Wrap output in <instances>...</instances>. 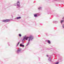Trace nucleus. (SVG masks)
<instances>
[{
    "mask_svg": "<svg viewBox=\"0 0 64 64\" xmlns=\"http://www.w3.org/2000/svg\"><path fill=\"white\" fill-rule=\"evenodd\" d=\"M41 9H42V8L41 7H39L38 8V10H42Z\"/></svg>",
    "mask_w": 64,
    "mask_h": 64,
    "instance_id": "12",
    "label": "nucleus"
},
{
    "mask_svg": "<svg viewBox=\"0 0 64 64\" xmlns=\"http://www.w3.org/2000/svg\"><path fill=\"white\" fill-rule=\"evenodd\" d=\"M36 14H37V15H38V16H40V14H41L39 13H38Z\"/></svg>",
    "mask_w": 64,
    "mask_h": 64,
    "instance_id": "15",
    "label": "nucleus"
},
{
    "mask_svg": "<svg viewBox=\"0 0 64 64\" xmlns=\"http://www.w3.org/2000/svg\"><path fill=\"white\" fill-rule=\"evenodd\" d=\"M39 60H40V59L39 58Z\"/></svg>",
    "mask_w": 64,
    "mask_h": 64,
    "instance_id": "24",
    "label": "nucleus"
},
{
    "mask_svg": "<svg viewBox=\"0 0 64 64\" xmlns=\"http://www.w3.org/2000/svg\"><path fill=\"white\" fill-rule=\"evenodd\" d=\"M21 49L20 48H18L17 50L16 53H17V54H18V53L21 52Z\"/></svg>",
    "mask_w": 64,
    "mask_h": 64,
    "instance_id": "2",
    "label": "nucleus"
},
{
    "mask_svg": "<svg viewBox=\"0 0 64 64\" xmlns=\"http://www.w3.org/2000/svg\"><path fill=\"white\" fill-rule=\"evenodd\" d=\"M58 63H59V62H56L55 63V64H58Z\"/></svg>",
    "mask_w": 64,
    "mask_h": 64,
    "instance_id": "16",
    "label": "nucleus"
},
{
    "mask_svg": "<svg viewBox=\"0 0 64 64\" xmlns=\"http://www.w3.org/2000/svg\"><path fill=\"white\" fill-rule=\"evenodd\" d=\"M10 19H7V20H2V22H4L5 23L6 22H8L10 21Z\"/></svg>",
    "mask_w": 64,
    "mask_h": 64,
    "instance_id": "3",
    "label": "nucleus"
},
{
    "mask_svg": "<svg viewBox=\"0 0 64 64\" xmlns=\"http://www.w3.org/2000/svg\"><path fill=\"white\" fill-rule=\"evenodd\" d=\"M17 6L18 7H19L20 6V2H19V1H18L17 3Z\"/></svg>",
    "mask_w": 64,
    "mask_h": 64,
    "instance_id": "4",
    "label": "nucleus"
},
{
    "mask_svg": "<svg viewBox=\"0 0 64 64\" xmlns=\"http://www.w3.org/2000/svg\"><path fill=\"white\" fill-rule=\"evenodd\" d=\"M22 44L21 43L20 44V46H21V47H22L23 48H24V45H23V44Z\"/></svg>",
    "mask_w": 64,
    "mask_h": 64,
    "instance_id": "7",
    "label": "nucleus"
},
{
    "mask_svg": "<svg viewBox=\"0 0 64 64\" xmlns=\"http://www.w3.org/2000/svg\"><path fill=\"white\" fill-rule=\"evenodd\" d=\"M8 44L9 46H10V45L9 44V42H8Z\"/></svg>",
    "mask_w": 64,
    "mask_h": 64,
    "instance_id": "19",
    "label": "nucleus"
},
{
    "mask_svg": "<svg viewBox=\"0 0 64 64\" xmlns=\"http://www.w3.org/2000/svg\"><path fill=\"white\" fill-rule=\"evenodd\" d=\"M47 57H48V55H47Z\"/></svg>",
    "mask_w": 64,
    "mask_h": 64,
    "instance_id": "22",
    "label": "nucleus"
},
{
    "mask_svg": "<svg viewBox=\"0 0 64 64\" xmlns=\"http://www.w3.org/2000/svg\"><path fill=\"white\" fill-rule=\"evenodd\" d=\"M34 16L35 17H37V14H34Z\"/></svg>",
    "mask_w": 64,
    "mask_h": 64,
    "instance_id": "9",
    "label": "nucleus"
},
{
    "mask_svg": "<svg viewBox=\"0 0 64 64\" xmlns=\"http://www.w3.org/2000/svg\"><path fill=\"white\" fill-rule=\"evenodd\" d=\"M21 17L20 16H19L18 17H17L16 18L17 19H20Z\"/></svg>",
    "mask_w": 64,
    "mask_h": 64,
    "instance_id": "11",
    "label": "nucleus"
},
{
    "mask_svg": "<svg viewBox=\"0 0 64 64\" xmlns=\"http://www.w3.org/2000/svg\"><path fill=\"white\" fill-rule=\"evenodd\" d=\"M48 13H50V14H51V12H49Z\"/></svg>",
    "mask_w": 64,
    "mask_h": 64,
    "instance_id": "21",
    "label": "nucleus"
},
{
    "mask_svg": "<svg viewBox=\"0 0 64 64\" xmlns=\"http://www.w3.org/2000/svg\"><path fill=\"white\" fill-rule=\"evenodd\" d=\"M63 60V58H60L59 59V61L60 62H62Z\"/></svg>",
    "mask_w": 64,
    "mask_h": 64,
    "instance_id": "6",
    "label": "nucleus"
},
{
    "mask_svg": "<svg viewBox=\"0 0 64 64\" xmlns=\"http://www.w3.org/2000/svg\"><path fill=\"white\" fill-rule=\"evenodd\" d=\"M20 41L18 42V44L16 45L17 46H18V45L20 43Z\"/></svg>",
    "mask_w": 64,
    "mask_h": 64,
    "instance_id": "13",
    "label": "nucleus"
},
{
    "mask_svg": "<svg viewBox=\"0 0 64 64\" xmlns=\"http://www.w3.org/2000/svg\"><path fill=\"white\" fill-rule=\"evenodd\" d=\"M16 4H14V6H16Z\"/></svg>",
    "mask_w": 64,
    "mask_h": 64,
    "instance_id": "23",
    "label": "nucleus"
},
{
    "mask_svg": "<svg viewBox=\"0 0 64 64\" xmlns=\"http://www.w3.org/2000/svg\"><path fill=\"white\" fill-rule=\"evenodd\" d=\"M48 60L49 62H52V58L51 57H50L48 58Z\"/></svg>",
    "mask_w": 64,
    "mask_h": 64,
    "instance_id": "5",
    "label": "nucleus"
},
{
    "mask_svg": "<svg viewBox=\"0 0 64 64\" xmlns=\"http://www.w3.org/2000/svg\"><path fill=\"white\" fill-rule=\"evenodd\" d=\"M19 35L20 37H21V34H19Z\"/></svg>",
    "mask_w": 64,
    "mask_h": 64,
    "instance_id": "17",
    "label": "nucleus"
},
{
    "mask_svg": "<svg viewBox=\"0 0 64 64\" xmlns=\"http://www.w3.org/2000/svg\"><path fill=\"white\" fill-rule=\"evenodd\" d=\"M62 26L63 28H64V24L62 25Z\"/></svg>",
    "mask_w": 64,
    "mask_h": 64,
    "instance_id": "18",
    "label": "nucleus"
},
{
    "mask_svg": "<svg viewBox=\"0 0 64 64\" xmlns=\"http://www.w3.org/2000/svg\"><path fill=\"white\" fill-rule=\"evenodd\" d=\"M53 22L54 23H57L58 22L57 21H53Z\"/></svg>",
    "mask_w": 64,
    "mask_h": 64,
    "instance_id": "8",
    "label": "nucleus"
},
{
    "mask_svg": "<svg viewBox=\"0 0 64 64\" xmlns=\"http://www.w3.org/2000/svg\"><path fill=\"white\" fill-rule=\"evenodd\" d=\"M64 20H62L60 21V23H61V24H62L63 22L64 21Z\"/></svg>",
    "mask_w": 64,
    "mask_h": 64,
    "instance_id": "14",
    "label": "nucleus"
},
{
    "mask_svg": "<svg viewBox=\"0 0 64 64\" xmlns=\"http://www.w3.org/2000/svg\"><path fill=\"white\" fill-rule=\"evenodd\" d=\"M34 38L33 36H32L30 35V36L27 37L26 36H24L23 39L22 40V44H24V41L25 39L26 40H27L28 39V42L27 44L26 45V46H27L29 44V42H30V41H32L33 40Z\"/></svg>",
    "mask_w": 64,
    "mask_h": 64,
    "instance_id": "1",
    "label": "nucleus"
},
{
    "mask_svg": "<svg viewBox=\"0 0 64 64\" xmlns=\"http://www.w3.org/2000/svg\"><path fill=\"white\" fill-rule=\"evenodd\" d=\"M62 19H64V16L62 18Z\"/></svg>",
    "mask_w": 64,
    "mask_h": 64,
    "instance_id": "20",
    "label": "nucleus"
},
{
    "mask_svg": "<svg viewBox=\"0 0 64 64\" xmlns=\"http://www.w3.org/2000/svg\"><path fill=\"white\" fill-rule=\"evenodd\" d=\"M48 43L49 44H50L51 43V42L50 40H48Z\"/></svg>",
    "mask_w": 64,
    "mask_h": 64,
    "instance_id": "10",
    "label": "nucleus"
}]
</instances>
